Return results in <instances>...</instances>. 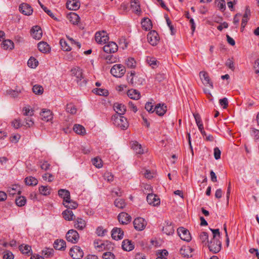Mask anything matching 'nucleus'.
<instances>
[{"mask_svg":"<svg viewBox=\"0 0 259 259\" xmlns=\"http://www.w3.org/2000/svg\"><path fill=\"white\" fill-rule=\"evenodd\" d=\"M112 120L114 125L121 130H125L128 127L127 119L123 115L114 114L112 116Z\"/></svg>","mask_w":259,"mask_h":259,"instance_id":"f257e3e1","label":"nucleus"},{"mask_svg":"<svg viewBox=\"0 0 259 259\" xmlns=\"http://www.w3.org/2000/svg\"><path fill=\"white\" fill-rule=\"evenodd\" d=\"M207 245L209 251L213 253L219 252L221 249L222 244L219 239H211Z\"/></svg>","mask_w":259,"mask_h":259,"instance_id":"f03ea898","label":"nucleus"},{"mask_svg":"<svg viewBox=\"0 0 259 259\" xmlns=\"http://www.w3.org/2000/svg\"><path fill=\"white\" fill-rule=\"evenodd\" d=\"M110 72L116 77H121L124 74L125 69L121 64H115L111 68Z\"/></svg>","mask_w":259,"mask_h":259,"instance_id":"7ed1b4c3","label":"nucleus"},{"mask_svg":"<svg viewBox=\"0 0 259 259\" xmlns=\"http://www.w3.org/2000/svg\"><path fill=\"white\" fill-rule=\"evenodd\" d=\"M72 75L75 76L77 79L76 81L80 86H83L87 83V81L82 77V70L79 68L72 69L71 70Z\"/></svg>","mask_w":259,"mask_h":259,"instance_id":"20e7f679","label":"nucleus"},{"mask_svg":"<svg viewBox=\"0 0 259 259\" xmlns=\"http://www.w3.org/2000/svg\"><path fill=\"white\" fill-rule=\"evenodd\" d=\"M66 238L68 242L76 243L79 240V235L76 230L71 229L66 233Z\"/></svg>","mask_w":259,"mask_h":259,"instance_id":"39448f33","label":"nucleus"},{"mask_svg":"<svg viewBox=\"0 0 259 259\" xmlns=\"http://www.w3.org/2000/svg\"><path fill=\"white\" fill-rule=\"evenodd\" d=\"M177 232L181 238L184 241L189 242L191 240V236L189 231L184 227H179L177 229Z\"/></svg>","mask_w":259,"mask_h":259,"instance_id":"423d86ee","label":"nucleus"},{"mask_svg":"<svg viewBox=\"0 0 259 259\" xmlns=\"http://www.w3.org/2000/svg\"><path fill=\"white\" fill-rule=\"evenodd\" d=\"M69 254L73 259H81L83 256V251L78 246L72 247L70 250Z\"/></svg>","mask_w":259,"mask_h":259,"instance_id":"0eeeda50","label":"nucleus"},{"mask_svg":"<svg viewBox=\"0 0 259 259\" xmlns=\"http://www.w3.org/2000/svg\"><path fill=\"white\" fill-rule=\"evenodd\" d=\"M95 40L98 44H105L109 40V36L105 31L97 32L95 34Z\"/></svg>","mask_w":259,"mask_h":259,"instance_id":"6e6552de","label":"nucleus"},{"mask_svg":"<svg viewBox=\"0 0 259 259\" xmlns=\"http://www.w3.org/2000/svg\"><path fill=\"white\" fill-rule=\"evenodd\" d=\"M134 228L137 231L143 230L146 225L147 222L142 218H137L135 219L133 222Z\"/></svg>","mask_w":259,"mask_h":259,"instance_id":"1a4fd4ad","label":"nucleus"},{"mask_svg":"<svg viewBox=\"0 0 259 259\" xmlns=\"http://www.w3.org/2000/svg\"><path fill=\"white\" fill-rule=\"evenodd\" d=\"M148 41L153 46L157 45L159 40V37L155 30H152L149 32L147 34Z\"/></svg>","mask_w":259,"mask_h":259,"instance_id":"9d476101","label":"nucleus"},{"mask_svg":"<svg viewBox=\"0 0 259 259\" xmlns=\"http://www.w3.org/2000/svg\"><path fill=\"white\" fill-rule=\"evenodd\" d=\"M103 49L105 52L109 54H112L117 51L118 46L115 42L110 41L107 45L104 46Z\"/></svg>","mask_w":259,"mask_h":259,"instance_id":"9b49d317","label":"nucleus"},{"mask_svg":"<svg viewBox=\"0 0 259 259\" xmlns=\"http://www.w3.org/2000/svg\"><path fill=\"white\" fill-rule=\"evenodd\" d=\"M30 31L31 35L33 38L39 40L41 38L42 31L39 26L37 25L33 26Z\"/></svg>","mask_w":259,"mask_h":259,"instance_id":"f8f14e48","label":"nucleus"},{"mask_svg":"<svg viewBox=\"0 0 259 259\" xmlns=\"http://www.w3.org/2000/svg\"><path fill=\"white\" fill-rule=\"evenodd\" d=\"M148 203L153 206H157L160 204V199L156 195L151 193L147 196Z\"/></svg>","mask_w":259,"mask_h":259,"instance_id":"ddd939ff","label":"nucleus"},{"mask_svg":"<svg viewBox=\"0 0 259 259\" xmlns=\"http://www.w3.org/2000/svg\"><path fill=\"white\" fill-rule=\"evenodd\" d=\"M123 231L119 228H113L111 232L112 238L116 240L121 239L123 238Z\"/></svg>","mask_w":259,"mask_h":259,"instance_id":"4468645a","label":"nucleus"},{"mask_svg":"<svg viewBox=\"0 0 259 259\" xmlns=\"http://www.w3.org/2000/svg\"><path fill=\"white\" fill-rule=\"evenodd\" d=\"M162 231L163 233H165L166 235H172L174 233L175 230L171 222L165 221L164 226L163 227Z\"/></svg>","mask_w":259,"mask_h":259,"instance_id":"2eb2a0df","label":"nucleus"},{"mask_svg":"<svg viewBox=\"0 0 259 259\" xmlns=\"http://www.w3.org/2000/svg\"><path fill=\"white\" fill-rule=\"evenodd\" d=\"M113 108L116 113L115 114H119L120 115H123L126 110V107L124 105L117 102L114 104Z\"/></svg>","mask_w":259,"mask_h":259,"instance_id":"dca6fc26","label":"nucleus"},{"mask_svg":"<svg viewBox=\"0 0 259 259\" xmlns=\"http://www.w3.org/2000/svg\"><path fill=\"white\" fill-rule=\"evenodd\" d=\"M19 11L24 15H30L33 12V10L31 6L27 4H22L20 5L19 8Z\"/></svg>","mask_w":259,"mask_h":259,"instance_id":"f3484780","label":"nucleus"},{"mask_svg":"<svg viewBox=\"0 0 259 259\" xmlns=\"http://www.w3.org/2000/svg\"><path fill=\"white\" fill-rule=\"evenodd\" d=\"M119 222L122 224H127L131 221V217L126 212H121L118 215Z\"/></svg>","mask_w":259,"mask_h":259,"instance_id":"a211bd4d","label":"nucleus"},{"mask_svg":"<svg viewBox=\"0 0 259 259\" xmlns=\"http://www.w3.org/2000/svg\"><path fill=\"white\" fill-rule=\"evenodd\" d=\"M166 110L167 107L164 103L157 104L154 108V111L160 116H163L166 113Z\"/></svg>","mask_w":259,"mask_h":259,"instance_id":"6ab92c4d","label":"nucleus"},{"mask_svg":"<svg viewBox=\"0 0 259 259\" xmlns=\"http://www.w3.org/2000/svg\"><path fill=\"white\" fill-rule=\"evenodd\" d=\"M199 75L204 84H209L211 88H213V83L210 81L208 73L205 71H200Z\"/></svg>","mask_w":259,"mask_h":259,"instance_id":"aec40b11","label":"nucleus"},{"mask_svg":"<svg viewBox=\"0 0 259 259\" xmlns=\"http://www.w3.org/2000/svg\"><path fill=\"white\" fill-rule=\"evenodd\" d=\"M58 195L63 199V202H69L70 193L68 190L61 189L58 191Z\"/></svg>","mask_w":259,"mask_h":259,"instance_id":"412c9836","label":"nucleus"},{"mask_svg":"<svg viewBox=\"0 0 259 259\" xmlns=\"http://www.w3.org/2000/svg\"><path fill=\"white\" fill-rule=\"evenodd\" d=\"M41 118L45 121H49L52 119V112L50 110L43 109L40 114Z\"/></svg>","mask_w":259,"mask_h":259,"instance_id":"4be33fe9","label":"nucleus"},{"mask_svg":"<svg viewBox=\"0 0 259 259\" xmlns=\"http://www.w3.org/2000/svg\"><path fill=\"white\" fill-rule=\"evenodd\" d=\"M80 3L76 0H68L66 3V7L69 10H77L79 8Z\"/></svg>","mask_w":259,"mask_h":259,"instance_id":"5701e85b","label":"nucleus"},{"mask_svg":"<svg viewBox=\"0 0 259 259\" xmlns=\"http://www.w3.org/2000/svg\"><path fill=\"white\" fill-rule=\"evenodd\" d=\"M74 226L79 230H82L86 227V222L81 218H77L74 221Z\"/></svg>","mask_w":259,"mask_h":259,"instance_id":"b1692460","label":"nucleus"},{"mask_svg":"<svg viewBox=\"0 0 259 259\" xmlns=\"http://www.w3.org/2000/svg\"><path fill=\"white\" fill-rule=\"evenodd\" d=\"M122 248L125 251H130L134 248V244L131 240H124L122 243Z\"/></svg>","mask_w":259,"mask_h":259,"instance_id":"393cba45","label":"nucleus"},{"mask_svg":"<svg viewBox=\"0 0 259 259\" xmlns=\"http://www.w3.org/2000/svg\"><path fill=\"white\" fill-rule=\"evenodd\" d=\"M141 25L142 28L146 31L149 30L152 27L151 21L148 18H144L142 20Z\"/></svg>","mask_w":259,"mask_h":259,"instance_id":"a878e982","label":"nucleus"},{"mask_svg":"<svg viewBox=\"0 0 259 259\" xmlns=\"http://www.w3.org/2000/svg\"><path fill=\"white\" fill-rule=\"evenodd\" d=\"M62 215L64 219L68 221L74 220L75 219V217L72 211L71 210H69L68 209L63 211Z\"/></svg>","mask_w":259,"mask_h":259,"instance_id":"bb28decb","label":"nucleus"},{"mask_svg":"<svg viewBox=\"0 0 259 259\" xmlns=\"http://www.w3.org/2000/svg\"><path fill=\"white\" fill-rule=\"evenodd\" d=\"M127 95L131 99L134 100H138L140 98V93L135 89L129 90Z\"/></svg>","mask_w":259,"mask_h":259,"instance_id":"cd10ccee","label":"nucleus"},{"mask_svg":"<svg viewBox=\"0 0 259 259\" xmlns=\"http://www.w3.org/2000/svg\"><path fill=\"white\" fill-rule=\"evenodd\" d=\"M37 47L39 51L44 53L49 52L50 50V46L44 41L39 42L37 45Z\"/></svg>","mask_w":259,"mask_h":259,"instance_id":"c85d7f7f","label":"nucleus"},{"mask_svg":"<svg viewBox=\"0 0 259 259\" xmlns=\"http://www.w3.org/2000/svg\"><path fill=\"white\" fill-rule=\"evenodd\" d=\"M54 247L57 250H64L66 247V242L63 240H56L54 244Z\"/></svg>","mask_w":259,"mask_h":259,"instance_id":"c756f323","label":"nucleus"},{"mask_svg":"<svg viewBox=\"0 0 259 259\" xmlns=\"http://www.w3.org/2000/svg\"><path fill=\"white\" fill-rule=\"evenodd\" d=\"M8 192L9 195L11 196H14L16 193L20 195L21 193L20 186L18 185H13L11 187H9L8 188Z\"/></svg>","mask_w":259,"mask_h":259,"instance_id":"7c9ffc66","label":"nucleus"},{"mask_svg":"<svg viewBox=\"0 0 259 259\" xmlns=\"http://www.w3.org/2000/svg\"><path fill=\"white\" fill-rule=\"evenodd\" d=\"M68 19L72 24L75 25L79 22L80 18L76 13H70L68 16Z\"/></svg>","mask_w":259,"mask_h":259,"instance_id":"2f4dec72","label":"nucleus"},{"mask_svg":"<svg viewBox=\"0 0 259 259\" xmlns=\"http://www.w3.org/2000/svg\"><path fill=\"white\" fill-rule=\"evenodd\" d=\"M1 46L4 50H12L14 48L13 42L10 39H6L3 41Z\"/></svg>","mask_w":259,"mask_h":259,"instance_id":"473e14b6","label":"nucleus"},{"mask_svg":"<svg viewBox=\"0 0 259 259\" xmlns=\"http://www.w3.org/2000/svg\"><path fill=\"white\" fill-rule=\"evenodd\" d=\"M132 147L137 154H141L143 153V150L141 145L137 141L133 142Z\"/></svg>","mask_w":259,"mask_h":259,"instance_id":"72a5a7b5","label":"nucleus"},{"mask_svg":"<svg viewBox=\"0 0 259 259\" xmlns=\"http://www.w3.org/2000/svg\"><path fill=\"white\" fill-rule=\"evenodd\" d=\"M25 182L28 186H35L38 183L37 180L33 177L30 176L25 179Z\"/></svg>","mask_w":259,"mask_h":259,"instance_id":"f704fd0d","label":"nucleus"},{"mask_svg":"<svg viewBox=\"0 0 259 259\" xmlns=\"http://www.w3.org/2000/svg\"><path fill=\"white\" fill-rule=\"evenodd\" d=\"M146 61L148 64L151 66L152 68H156L158 66L159 62L157 61L155 58L147 57Z\"/></svg>","mask_w":259,"mask_h":259,"instance_id":"c9c22d12","label":"nucleus"},{"mask_svg":"<svg viewBox=\"0 0 259 259\" xmlns=\"http://www.w3.org/2000/svg\"><path fill=\"white\" fill-rule=\"evenodd\" d=\"M73 130L79 135H84L85 133L84 127L80 124H75L73 126Z\"/></svg>","mask_w":259,"mask_h":259,"instance_id":"e433bc0d","label":"nucleus"},{"mask_svg":"<svg viewBox=\"0 0 259 259\" xmlns=\"http://www.w3.org/2000/svg\"><path fill=\"white\" fill-rule=\"evenodd\" d=\"M69 201V202H63V204L65 207L67 208L69 210L77 208L78 204L76 202L71 200V199Z\"/></svg>","mask_w":259,"mask_h":259,"instance_id":"4c0bfd02","label":"nucleus"},{"mask_svg":"<svg viewBox=\"0 0 259 259\" xmlns=\"http://www.w3.org/2000/svg\"><path fill=\"white\" fill-rule=\"evenodd\" d=\"M93 92L96 95L103 96H107L109 94L108 91L103 89H94L93 90Z\"/></svg>","mask_w":259,"mask_h":259,"instance_id":"58836bf2","label":"nucleus"},{"mask_svg":"<svg viewBox=\"0 0 259 259\" xmlns=\"http://www.w3.org/2000/svg\"><path fill=\"white\" fill-rule=\"evenodd\" d=\"M21 92V90L17 88H16L15 90L10 89L6 91V94L10 95L13 98L17 97Z\"/></svg>","mask_w":259,"mask_h":259,"instance_id":"ea45409f","label":"nucleus"},{"mask_svg":"<svg viewBox=\"0 0 259 259\" xmlns=\"http://www.w3.org/2000/svg\"><path fill=\"white\" fill-rule=\"evenodd\" d=\"M26 202V199L24 196H19L15 199V203L18 206H24Z\"/></svg>","mask_w":259,"mask_h":259,"instance_id":"a19ab883","label":"nucleus"},{"mask_svg":"<svg viewBox=\"0 0 259 259\" xmlns=\"http://www.w3.org/2000/svg\"><path fill=\"white\" fill-rule=\"evenodd\" d=\"M114 205L116 207L122 209L125 207L126 203L124 200L118 198L114 201Z\"/></svg>","mask_w":259,"mask_h":259,"instance_id":"79ce46f5","label":"nucleus"},{"mask_svg":"<svg viewBox=\"0 0 259 259\" xmlns=\"http://www.w3.org/2000/svg\"><path fill=\"white\" fill-rule=\"evenodd\" d=\"M40 193L43 195H48L50 194L51 188L48 186H41L39 187Z\"/></svg>","mask_w":259,"mask_h":259,"instance_id":"37998d69","label":"nucleus"},{"mask_svg":"<svg viewBox=\"0 0 259 259\" xmlns=\"http://www.w3.org/2000/svg\"><path fill=\"white\" fill-rule=\"evenodd\" d=\"M111 243L109 241H102V243H100V248L99 251L102 250L103 249H109L111 247Z\"/></svg>","mask_w":259,"mask_h":259,"instance_id":"c03bdc74","label":"nucleus"},{"mask_svg":"<svg viewBox=\"0 0 259 259\" xmlns=\"http://www.w3.org/2000/svg\"><path fill=\"white\" fill-rule=\"evenodd\" d=\"M199 238L203 243L205 245L207 244L208 241V234L205 232H202L199 235Z\"/></svg>","mask_w":259,"mask_h":259,"instance_id":"a18cd8bd","label":"nucleus"},{"mask_svg":"<svg viewBox=\"0 0 259 259\" xmlns=\"http://www.w3.org/2000/svg\"><path fill=\"white\" fill-rule=\"evenodd\" d=\"M215 4L220 10L224 11L226 9V2L224 0H216Z\"/></svg>","mask_w":259,"mask_h":259,"instance_id":"49530a36","label":"nucleus"},{"mask_svg":"<svg viewBox=\"0 0 259 259\" xmlns=\"http://www.w3.org/2000/svg\"><path fill=\"white\" fill-rule=\"evenodd\" d=\"M19 249L23 254H28L30 252L31 248V246L28 245H25L23 244L19 246Z\"/></svg>","mask_w":259,"mask_h":259,"instance_id":"de8ad7c7","label":"nucleus"},{"mask_svg":"<svg viewBox=\"0 0 259 259\" xmlns=\"http://www.w3.org/2000/svg\"><path fill=\"white\" fill-rule=\"evenodd\" d=\"M60 44L63 50L65 51H70L71 50V47L68 45L67 42L64 39L60 40Z\"/></svg>","mask_w":259,"mask_h":259,"instance_id":"09e8293b","label":"nucleus"},{"mask_svg":"<svg viewBox=\"0 0 259 259\" xmlns=\"http://www.w3.org/2000/svg\"><path fill=\"white\" fill-rule=\"evenodd\" d=\"M194 118L196 121V123L198 126V127L199 130H201L202 128H203V125L201 120V118L200 115L198 114H194Z\"/></svg>","mask_w":259,"mask_h":259,"instance_id":"8fccbe9b","label":"nucleus"},{"mask_svg":"<svg viewBox=\"0 0 259 259\" xmlns=\"http://www.w3.org/2000/svg\"><path fill=\"white\" fill-rule=\"evenodd\" d=\"M127 66L131 68H134L136 66V62L133 58H129L126 60Z\"/></svg>","mask_w":259,"mask_h":259,"instance_id":"3c124183","label":"nucleus"},{"mask_svg":"<svg viewBox=\"0 0 259 259\" xmlns=\"http://www.w3.org/2000/svg\"><path fill=\"white\" fill-rule=\"evenodd\" d=\"M32 90L35 94L41 95L43 93L44 89L41 85L36 84L33 87Z\"/></svg>","mask_w":259,"mask_h":259,"instance_id":"603ef678","label":"nucleus"},{"mask_svg":"<svg viewBox=\"0 0 259 259\" xmlns=\"http://www.w3.org/2000/svg\"><path fill=\"white\" fill-rule=\"evenodd\" d=\"M38 61L33 57H30L27 62L28 66L32 68H35L38 65Z\"/></svg>","mask_w":259,"mask_h":259,"instance_id":"864d4df0","label":"nucleus"},{"mask_svg":"<svg viewBox=\"0 0 259 259\" xmlns=\"http://www.w3.org/2000/svg\"><path fill=\"white\" fill-rule=\"evenodd\" d=\"M66 110L67 112L72 114H75L76 112V109L72 104H68Z\"/></svg>","mask_w":259,"mask_h":259,"instance_id":"5fc2aeb1","label":"nucleus"},{"mask_svg":"<svg viewBox=\"0 0 259 259\" xmlns=\"http://www.w3.org/2000/svg\"><path fill=\"white\" fill-rule=\"evenodd\" d=\"M103 177L105 180L109 183L112 182L114 179L113 175L109 171L105 172L103 175Z\"/></svg>","mask_w":259,"mask_h":259,"instance_id":"6e6d98bb","label":"nucleus"},{"mask_svg":"<svg viewBox=\"0 0 259 259\" xmlns=\"http://www.w3.org/2000/svg\"><path fill=\"white\" fill-rule=\"evenodd\" d=\"M92 163L97 168H101L102 166V160L98 157L93 159Z\"/></svg>","mask_w":259,"mask_h":259,"instance_id":"4d7b16f0","label":"nucleus"},{"mask_svg":"<svg viewBox=\"0 0 259 259\" xmlns=\"http://www.w3.org/2000/svg\"><path fill=\"white\" fill-rule=\"evenodd\" d=\"M4 259H14V256L12 252L9 250H6L3 252Z\"/></svg>","mask_w":259,"mask_h":259,"instance_id":"13d9d810","label":"nucleus"},{"mask_svg":"<svg viewBox=\"0 0 259 259\" xmlns=\"http://www.w3.org/2000/svg\"><path fill=\"white\" fill-rule=\"evenodd\" d=\"M145 109L149 113H153L154 112V108L151 102H147L145 106Z\"/></svg>","mask_w":259,"mask_h":259,"instance_id":"bf43d9fd","label":"nucleus"},{"mask_svg":"<svg viewBox=\"0 0 259 259\" xmlns=\"http://www.w3.org/2000/svg\"><path fill=\"white\" fill-rule=\"evenodd\" d=\"M54 250L53 248H47L42 251V254L46 257H49L53 254Z\"/></svg>","mask_w":259,"mask_h":259,"instance_id":"052dcab7","label":"nucleus"},{"mask_svg":"<svg viewBox=\"0 0 259 259\" xmlns=\"http://www.w3.org/2000/svg\"><path fill=\"white\" fill-rule=\"evenodd\" d=\"M103 259H115L114 254L111 252H106L103 254Z\"/></svg>","mask_w":259,"mask_h":259,"instance_id":"680f3d73","label":"nucleus"},{"mask_svg":"<svg viewBox=\"0 0 259 259\" xmlns=\"http://www.w3.org/2000/svg\"><path fill=\"white\" fill-rule=\"evenodd\" d=\"M210 231L212 232L213 234V237L212 239H219L220 238V232L219 229H210Z\"/></svg>","mask_w":259,"mask_h":259,"instance_id":"e2e57ef3","label":"nucleus"},{"mask_svg":"<svg viewBox=\"0 0 259 259\" xmlns=\"http://www.w3.org/2000/svg\"><path fill=\"white\" fill-rule=\"evenodd\" d=\"M107 232V230L102 227H98L96 229V233L99 236H103Z\"/></svg>","mask_w":259,"mask_h":259,"instance_id":"0e129e2a","label":"nucleus"},{"mask_svg":"<svg viewBox=\"0 0 259 259\" xmlns=\"http://www.w3.org/2000/svg\"><path fill=\"white\" fill-rule=\"evenodd\" d=\"M12 125L15 128H18L22 126L21 120L19 118L15 119L12 122Z\"/></svg>","mask_w":259,"mask_h":259,"instance_id":"69168bd1","label":"nucleus"},{"mask_svg":"<svg viewBox=\"0 0 259 259\" xmlns=\"http://www.w3.org/2000/svg\"><path fill=\"white\" fill-rule=\"evenodd\" d=\"M131 7L135 9L137 11L140 9V5L138 0H131Z\"/></svg>","mask_w":259,"mask_h":259,"instance_id":"338daca9","label":"nucleus"},{"mask_svg":"<svg viewBox=\"0 0 259 259\" xmlns=\"http://www.w3.org/2000/svg\"><path fill=\"white\" fill-rule=\"evenodd\" d=\"M105 59L108 63H112L116 61V58L112 55H107L105 57Z\"/></svg>","mask_w":259,"mask_h":259,"instance_id":"774afa93","label":"nucleus"}]
</instances>
